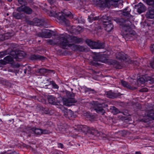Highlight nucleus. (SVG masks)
Listing matches in <instances>:
<instances>
[{
  "mask_svg": "<svg viewBox=\"0 0 154 154\" xmlns=\"http://www.w3.org/2000/svg\"><path fill=\"white\" fill-rule=\"evenodd\" d=\"M53 32H54L53 31L47 30L42 32L38 33V36L42 38H50L52 36Z\"/></svg>",
  "mask_w": 154,
  "mask_h": 154,
  "instance_id": "obj_9",
  "label": "nucleus"
},
{
  "mask_svg": "<svg viewBox=\"0 0 154 154\" xmlns=\"http://www.w3.org/2000/svg\"><path fill=\"white\" fill-rule=\"evenodd\" d=\"M92 72L93 73H96L97 72H96L94 70H92Z\"/></svg>",
  "mask_w": 154,
  "mask_h": 154,
  "instance_id": "obj_61",
  "label": "nucleus"
},
{
  "mask_svg": "<svg viewBox=\"0 0 154 154\" xmlns=\"http://www.w3.org/2000/svg\"><path fill=\"white\" fill-rule=\"evenodd\" d=\"M127 10V8H125L123 10L122 14L125 16L129 17L130 15V13L128 11H126Z\"/></svg>",
  "mask_w": 154,
  "mask_h": 154,
  "instance_id": "obj_35",
  "label": "nucleus"
},
{
  "mask_svg": "<svg viewBox=\"0 0 154 154\" xmlns=\"http://www.w3.org/2000/svg\"><path fill=\"white\" fill-rule=\"evenodd\" d=\"M88 91H92L93 92V93L96 92L94 90L91 89V88H88Z\"/></svg>",
  "mask_w": 154,
  "mask_h": 154,
  "instance_id": "obj_57",
  "label": "nucleus"
},
{
  "mask_svg": "<svg viewBox=\"0 0 154 154\" xmlns=\"http://www.w3.org/2000/svg\"><path fill=\"white\" fill-rule=\"evenodd\" d=\"M148 91V89L146 88H143L139 90V91L140 92H146Z\"/></svg>",
  "mask_w": 154,
  "mask_h": 154,
  "instance_id": "obj_47",
  "label": "nucleus"
},
{
  "mask_svg": "<svg viewBox=\"0 0 154 154\" xmlns=\"http://www.w3.org/2000/svg\"><path fill=\"white\" fill-rule=\"evenodd\" d=\"M65 94L67 98H63V103L65 105L70 106L72 105V103L76 102L75 99L73 98L75 96L74 94L68 91H65L63 92Z\"/></svg>",
  "mask_w": 154,
  "mask_h": 154,
  "instance_id": "obj_4",
  "label": "nucleus"
},
{
  "mask_svg": "<svg viewBox=\"0 0 154 154\" xmlns=\"http://www.w3.org/2000/svg\"><path fill=\"white\" fill-rule=\"evenodd\" d=\"M51 84L53 87L54 88L58 89L59 88V87L58 86V85L55 84V83L53 81H51L50 82Z\"/></svg>",
  "mask_w": 154,
  "mask_h": 154,
  "instance_id": "obj_45",
  "label": "nucleus"
},
{
  "mask_svg": "<svg viewBox=\"0 0 154 154\" xmlns=\"http://www.w3.org/2000/svg\"><path fill=\"white\" fill-rule=\"evenodd\" d=\"M92 2L96 5H98L100 7H103L104 1L101 0H92Z\"/></svg>",
  "mask_w": 154,
  "mask_h": 154,
  "instance_id": "obj_25",
  "label": "nucleus"
},
{
  "mask_svg": "<svg viewBox=\"0 0 154 154\" xmlns=\"http://www.w3.org/2000/svg\"><path fill=\"white\" fill-rule=\"evenodd\" d=\"M47 130H44V132L43 133H46Z\"/></svg>",
  "mask_w": 154,
  "mask_h": 154,
  "instance_id": "obj_62",
  "label": "nucleus"
},
{
  "mask_svg": "<svg viewBox=\"0 0 154 154\" xmlns=\"http://www.w3.org/2000/svg\"><path fill=\"white\" fill-rule=\"evenodd\" d=\"M146 78L145 76L140 78L137 80V81L140 83L144 84L146 82H147V80H146Z\"/></svg>",
  "mask_w": 154,
  "mask_h": 154,
  "instance_id": "obj_30",
  "label": "nucleus"
},
{
  "mask_svg": "<svg viewBox=\"0 0 154 154\" xmlns=\"http://www.w3.org/2000/svg\"><path fill=\"white\" fill-rule=\"evenodd\" d=\"M85 42L92 48L96 49L97 48H98V46L97 45V41L94 42L90 39H87L85 40Z\"/></svg>",
  "mask_w": 154,
  "mask_h": 154,
  "instance_id": "obj_17",
  "label": "nucleus"
},
{
  "mask_svg": "<svg viewBox=\"0 0 154 154\" xmlns=\"http://www.w3.org/2000/svg\"><path fill=\"white\" fill-rule=\"evenodd\" d=\"M38 72L42 73H45L48 72V69L42 68L38 69Z\"/></svg>",
  "mask_w": 154,
  "mask_h": 154,
  "instance_id": "obj_37",
  "label": "nucleus"
},
{
  "mask_svg": "<svg viewBox=\"0 0 154 154\" xmlns=\"http://www.w3.org/2000/svg\"><path fill=\"white\" fill-rule=\"evenodd\" d=\"M112 112L114 115H116L120 112L119 109L115 106H112Z\"/></svg>",
  "mask_w": 154,
  "mask_h": 154,
  "instance_id": "obj_34",
  "label": "nucleus"
},
{
  "mask_svg": "<svg viewBox=\"0 0 154 154\" xmlns=\"http://www.w3.org/2000/svg\"><path fill=\"white\" fill-rule=\"evenodd\" d=\"M48 2L51 5L54 3L56 2L55 0H48Z\"/></svg>",
  "mask_w": 154,
  "mask_h": 154,
  "instance_id": "obj_51",
  "label": "nucleus"
},
{
  "mask_svg": "<svg viewBox=\"0 0 154 154\" xmlns=\"http://www.w3.org/2000/svg\"><path fill=\"white\" fill-rule=\"evenodd\" d=\"M104 105V104L103 103L95 104L94 108L97 113L103 115L105 113V110L103 108Z\"/></svg>",
  "mask_w": 154,
  "mask_h": 154,
  "instance_id": "obj_10",
  "label": "nucleus"
},
{
  "mask_svg": "<svg viewBox=\"0 0 154 154\" xmlns=\"http://www.w3.org/2000/svg\"><path fill=\"white\" fill-rule=\"evenodd\" d=\"M48 100L49 103L51 104H55L56 103L55 98L52 96H48Z\"/></svg>",
  "mask_w": 154,
  "mask_h": 154,
  "instance_id": "obj_24",
  "label": "nucleus"
},
{
  "mask_svg": "<svg viewBox=\"0 0 154 154\" xmlns=\"http://www.w3.org/2000/svg\"><path fill=\"white\" fill-rule=\"evenodd\" d=\"M116 20L117 23H127V25L124 24V31L122 32V36L126 41L132 40V38L135 35V32L132 30L130 27L131 24V22L129 20H124L122 18H117Z\"/></svg>",
  "mask_w": 154,
  "mask_h": 154,
  "instance_id": "obj_1",
  "label": "nucleus"
},
{
  "mask_svg": "<svg viewBox=\"0 0 154 154\" xmlns=\"http://www.w3.org/2000/svg\"><path fill=\"white\" fill-rule=\"evenodd\" d=\"M8 71L9 72H13V70H11V69H8Z\"/></svg>",
  "mask_w": 154,
  "mask_h": 154,
  "instance_id": "obj_60",
  "label": "nucleus"
},
{
  "mask_svg": "<svg viewBox=\"0 0 154 154\" xmlns=\"http://www.w3.org/2000/svg\"><path fill=\"white\" fill-rule=\"evenodd\" d=\"M34 25L42 26H43V24L42 23V21L41 20L37 18L34 19Z\"/></svg>",
  "mask_w": 154,
  "mask_h": 154,
  "instance_id": "obj_28",
  "label": "nucleus"
},
{
  "mask_svg": "<svg viewBox=\"0 0 154 154\" xmlns=\"http://www.w3.org/2000/svg\"><path fill=\"white\" fill-rule=\"evenodd\" d=\"M16 10L19 12H23L28 14H32L33 12L32 9L31 8L26 5H21L20 7H18Z\"/></svg>",
  "mask_w": 154,
  "mask_h": 154,
  "instance_id": "obj_7",
  "label": "nucleus"
},
{
  "mask_svg": "<svg viewBox=\"0 0 154 154\" xmlns=\"http://www.w3.org/2000/svg\"><path fill=\"white\" fill-rule=\"evenodd\" d=\"M51 9L50 10H53L54 11H57V7L55 6H51L50 7Z\"/></svg>",
  "mask_w": 154,
  "mask_h": 154,
  "instance_id": "obj_49",
  "label": "nucleus"
},
{
  "mask_svg": "<svg viewBox=\"0 0 154 154\" xmlns=\"http://www.w3.org/2000/svg\"><path fill=\"white\" fill-rule=\"evenodd\" d=\"M63 14V15H63L64 14L67 17H72V15L71 12L69 11H67L66 10H65L64 11V12L62 13ZM65 17V16H64Z\"/></svg>",
  "mask_w": 154,
  "mask_h": 154,
  "instance_id": "obj_38",
  "label": "nucleus"
},
{
  "mask_svg": "<svg viewBox=\"0 0 154 154\" xmlns=\"http://www.w3.org/2000/svg\"><path fill=\"white\" fill-rule=\"evenodd\" d=\"M32 130L37 134H40L42 133V130L38 128H32Z\"/></svg>",
  "mask_w": 154,
  "mask_h": 154,
  "instance_id": "obj_32",
  "label": "nucleus"
},
{
  "mask_svg": "<svg viewBox=\"0 0 154 154\" xmlns=\"http://www.w3.org/2000/svg\"><path fill=\"white\" fill-rule=\"evenodd\" d=\"M120 1L119 0H111V5L115 7H118L119 5L118 3Z\"/></svg>",
  "mask_w": 154,
  "mask_h": 154,
  "instance_id": "obj_33",
  "label": "nucleus"
},
{
  "mask_svg": "<svg viewBox=\"0 0 154 154\" xmlns=\"http://www.w3.org/2000/svg\"><path fill=\"white\" fill-rule=\"evenodd\" d=\"M121 95L122 94L120 93H116L112 92L111 91H107L106 93V97L112 99H114L115 98H116Z\"/></svg>",
  "mask_w": 154,
  "mask_h": 154,
  "instance_id": "obj_13",
  "label": "nucleus"
},
{
  "mask_svg": "<svg viewBox=\"0 0 154 154\" xmlns=\"http://www.w3.org/2000/svg\"><path fill=\"white\" fill-rule=\"evenodd\" d=\"M146 80H147V82L149 81L152 83H154V78L152 77L147 76L146 78Z\"/></svg>",
  "mask_w": 154,
  "mask_h": 154,
  "instance_id": "obj_42",
  "label": "nucleus"
},
{
  "mask_svg": "<svg viewBox=\"0 0 154 154\" xmlns=\"http://www.w3.org/2000/svg\"><path fill=\"white\" fill-rule=\"evenodd\" d=\"M62 115L66 117L69 118L72 116L73 113L70 110H65L62 111Z\"/></svg>",
  "mask_w": 154,
  "mask_h": 154,
  "instance_id": "obj_20",
  "label": "nucleus"
},
{
  "mask_svg": "<svg viewBox=\"0 0 154 154\" xmlns=\"http://www.w3.org/2000/svg\"><path fill=\"white\" fill-rule=\"evenodd\" d=\"M150 66L151 67L154 69V62L150 63Z\"/></svg>",
  "mask_w": 154,
  "mask_h": 154,
  "instance_id": "obj_55",
  "label": "nucleus"
},
{
  "mask_svg": "<svg viewBox=\"0 0 154 154\" xmlns=\"http://www.w3.org/2000/svg\"><path fill=\"white\" fill-rule=\"evenodd\" d=\"M87 117L88 118H89L90 119H93L94 118V117L93 115H92L90 113L88 114V115L87 116Z\"/></svg>",
  "mask_w": 154,
  "mask_h": 154,
  "instance_id": "obj_50",
  "label": "nucleus"
},
{
  "mask_svg": "<svg viewBox=\"0 0 154 154\" xmlns=\"http://www.w3.org/2000/svg\"><path fill=\"white\" fill-rule=\"evenodd\" d=\"M26 69H24V73L26 74Z\"/></svg>",
  "mask_w": 154,
  "mask_h": 154,
  "instance_id": "obj_63",
  "label": "nucleus"
},
{
  "mask_svg": "<svg viewBox=\"0 0 154 154\" xmlns=\"http://www.w3.org/2000/svg\"><path fill=\"white\" fill-rule=\"evenodd\" d=\"M91 129L86 126H83L79 128V130L85 134H86L87 133L90 134Z\"/></svg>",
  "mask_w": 154,
  "mask_h": 154,
  "instance_id": "obj_23",
  "label": "nucleus"
},
{
  "mask_svg": "<svg viewBox=\"0 0 154 154\" xmlns=\"http://www.w3.org/2000/svg\"><path fill=\"white\" fill-rule=\"evenodd\" d=\"M73 31H73L74 32L76 33H80L79 30L78 31V29H76L73 30Z\"/></svg>",
  "mask_w": 154,
  "mask_h": 154,
  "instance_id": "obj_58",
  "label": "nucleus"
},
{
  "mask_svg": "<svg viewBox=\"0 0 154 154\" xmlns=\"http://www.w3.org/2000/svg\"><path fill=\"white\" fill-rule=\"evenodd\" d=\"M58 146L59 147H60L61 148H63V144L61 143H59L58 144Z\"/></svg>",
  "mask_w": 154,
  "mask_h": 154,
  "instance_id": "obj_54",
  "label": "nucleus"
},
{
  "mask_svg": "<svg viewBox=\"0 0 154 154\" xmlns=\"http://www.w3.org/2000/svg\"><path fill=\"white\" fill-rule=\"evenodd\" d=\"M57 11L53 10H49L48 11V14L50 16L54 17L57 18L58 19L61 21L67 26L69 25V22L63 15L62 13L57 12Z\"/></svg>",
  "mask_w": 154,
  "mask_h": 154,
  "instance_id": "obj_3",
  "label": "nucleus"
},
{
  "mask_svg": "<svg viewBox=\"0 0 154 154\" xmlns=\"http://www.w3.org/2000/svg\"><path fill=\"white\" fill-rule=\"evenodd\" d=\"M59 129L60 130V131H62V129H64V128L62 126H60L59 128Z\"/></svg>",
  "mask_w": 154,
  "mask_h": 154,
  "instance_id": "obj_56",
  "label": "nucleus"
},
{
  "mask_svg": "<svg viewBox=\"0 0 154 154\" xmlns=\"http://www.w3.org/2000/svg\"><path fill=\"white\" fill-rule=\"evenodd\" d=\"M113 65L114 68L116 69H121L124 66V65L116 60H112L111 63Z\"/></svg>",
  "mask_w": 154,
  "mask_h": 154,
  "instance_id": "obj_18",
  "label": "nucleus"
},
{
  "mask_svg": "<svg viewBox=\"0 0 154 154\" xmlns=\"http://www.w3.org/2000/svg\"><path fill=\"white\" fill-rule=\"evenodd\" d=\"M55 71L54 70L48 69V72L49 73L53 72L54 74L55 73Z\"/></svg>",
  "mask_w": 154,
  "mask_h": 154,
  "instance_id": "obj_53",
  "label": "nucleus"
},
{
  "mask_svg": "<svg viewBox=\"0 0 154 154\" xmlns=\"http://www.w3.org/2000/svg\"><path fill=\"white\" fill-rule=\"evenodd\" d=\"M147 116L153 119H154V112L151 111L149 112L147 114Z\"/></svg>",
  "mask_w": 154,
  "mask_h": 154,
  "instance_id": "obj_40",
  "label": "nucleus"
},
{
  "mask_svg": "<svg viewBox=\"0 0 154 154\" xmlns=\"http://www.w3.org/2000/svg\"><path fill=\"white\" fill-rule=\"evenodd\" d=\"M90 134L97 136H99L100 135L101 137H102L103 138H106L109 140H110L111 137L109 136L103 134L102 133L99 132L97 130L91 129Z\"/></svg>",
  "mask_w": 154,
  "mask_h": 154,
  "instance_id": "obj_8",
  "label": "nucleus"
},
{
  "mask_svg": "<svg viewBox=\"0 0 154 154\" xmlns=\"http://www.w3.org/2000/svg\"><path fill=\"white\" fill-rule=\"evenodd\" d=\"M105 2H104L103 7H107L108 8H109L111 5V0H105Z\"/></svg>",
  "mask_w": 154,
  "mask_h": 154,
  "instance_id": "obj_29",
  "label": "nucleus"
},
{
  "mask_svg": "<svg viewBox=\"0 0 154 154\" xmlns=\"http://www.w3.org/2000/svg\"><path fill=\"white\" fill-rule=\"evenodd\" d=\"M100 18L103 23H106L109 22V21H110L111 20L110 18L106 15L103 16Z\"/></svg>",
  "mask_w": 154,
  "mask_h": 154,
  "instance_id": "obj_26",
  "label": "nucleus"
},
{
  "mask_svg": "<svg viewBox=\"0 0 154 154\" xmlns=\"http://www.w3.org/2000/svg\"><path fill=\"white\" fill-rule=\"evenodd\" d=\"M88 18L89 19L92 20H97L99 19V17H91V16H88Z\"/></svg>",
  "mask_w": 154,
  "mask_h": 154,
  "instance_id": "obj_46",
  "label": "nucleus"
},
{
  "mask_svg": "<svg viewBox=\"0 0 154 154\" xmlns=\"http://www.w3.org/2000/svg\"><path fill=\"white\" fill-rule=\"evenodd\" d=\"M105 30L108 32H110L113 29V24L110 22L104 24Z\"/></svg>",
  "mask_w": 154,
  "mask_h": 154,
  "instance_id": "obj_21",
  "label": "nucleus"
},
{
  "mask_svg": "<svg viewBox=\"0 0 154 154\" xmlns=\"http://www.w3.org/2000/svg\"><path fill=\"white\" fill-rule=\"evenodd\" d=\"M13 14V16L17 19H20L23 17V14L21 13L14 12Z\"/></svg>",
  "mask_w": 154,
  "mask_h": 154,
  "instance_id": "obj_27",
  "label": "nucleus"
},
{
  "mask_svg": "<svg viewBox=\"0 0 154 154\" xmlns=\"http://www.w3.org/2000/svg\"><path fill=\"white\" fill-rule=\"evenodd\" d=\"M22 146L24 147H26L27 148H28V146L26 145L25 144H23Z\"/></svg>",
  "mask_w": 154,
  "mask_h": 154,
  "instance_id": "obj_59",
  "label": "nucleus"
},
{
  "mask_svg": "<svg viewBox=\"0 0 154 154\" xmlns=\"http://www.w3.org/2000/svg\"><path fill=\"white\" fill-rule=\"evenodd\" d=\"M146 2L147 4L154 7V0H146Z\"/></svg>",
  "mask_w": 154,
  "mask_h": 154,
  "instance_id": "obj_39",
  "label": "nucleus"
},
{
  "mask_svg": "<svg viewBox=\"0 0 154 154\" xmlns=\"http://www.w3.org/2000/svg\"><path fill=\"white\" fill-rule=\"evenodd\" d=\"M47 43L50 45H54L56 44V43L51 39H48L47 40Z\"/></svg>",
  "mask_w": 154,
  "mask_h": 154,
  "instance_id": "obj_44",
  "label": "nucleus"
},
{
  "mask_svg": "<svg viewBox=\"0 0 154 154\" xmlns=\"http://www.w3.org/2000/svg\"><path fill=\"white\" fill-rule=\"evenodd\" d=\"M11 55L13 57V58L15 59L17 61H20L25 56V53L21 51H19L17 52L15 51H12L11 52Z\"/></svg>",
  "mask_w": 154,
  "mask_h": 154,
  "instance_id": "obj_6",
  "label": "nucleus"
},
{
  "mask_svg": "<svg viewBox=\"0 0 154 154\" xmlns=\"http://www.w3.org/2000/svg\"><path fill=\"white\" fill-rule=\"evenodd\" d=\"M5 55V53L3 52H0V58L3 57Z\"/></svg>",
  "mask_w": 154,
  "mask_h": 154,
  "instance_id": "obj_52",
  "label": "nucleus"
},
{
  "mask_svg": "<svg viewBox=\"0 0 154 154\" xmlns=\"http://www.w3.org/2000/svg\"><path fill=\"white\" fill-rule=\"evenodd\" d=\"M128 61L129 63L131 64L133 63L134 65H138L139 64V63L137 61H132V60H129Z\"/></svg>",
  "mask_w": 154,
  "mask_h": 154,
  "instance_id": "obj_43",
  "label": "nucleus"
},
{
  "mask_svg": "<svg viewBox=\"0 0 154 154\" xmlns=\"http://www.w3.org/2000/svg\"><path fill=\"white\" fill-rule=\"evenodd\" d=\"M135 8L137 10V12L139 14L145 11L146 7L142 3H140L135 5Z\"/></svg>",
  "mask_w": 154,
  "mask_h": 154,
  "instance_id": "obj_12",
  "label": "nucleus"
},
{
  "mask_svg": "<svg viewBox=\"0 0 154 154\" xmlns=\"http://www.w3.org/2000/svg\"><path fill=\"white\" fill-rule=\"evenodd\" d=\"M86 50L85 46L78 45L77 50L83 52L85 51Z\"/></svg>",
  "mask_w": 154,
  "mask_h": 154,
  "instance_id": "obj_36",
  "label": "nucleus"
},
{
  "mask_svg": "<svg viewBox=\"0 0 154 154\" xmlns=\"http://www.w3.org/2000/svg\"><path fill=\"white\" fill-rule=\"evenodd\" d=\"M6 152H2V153H1L0 154H5Z\"/></svg>",
  "mask_w": 154,
  "mask_h": 154,
  "instance_id": "obj_64",
  "label": "nucleus"
},
{
  "mask_svg": "<svg viewBox=\"0 0 154 154\" xmlns=\"http://www.w3.org/2000/svg\"><path fill=\"white\" fill-rule=\"evenodd\" d=\"M64 38L66 39V42H68L69 43L71 44H76L79 43L82 41V39L81 38H78L77 37L74 36H70L69 38L67 39L65 36L61 35H57L56 36V38L57 40L56 42L57 44H59V46H61V43L62 42H63L64 40L62 39L61 38Z\"/></svg>",
  "mask_w": 154,
  "mask_h": 154,
  "instance_id": "obj_2",
  "label": "nucleus"
},
{
  "mask_svg": "<svg viewBox=\"0 0 154 154\" xmlns=\"http://www.w3.org/2000/svg\"><path fill=\"white\" fill-rule=\"evenodd\" d=\"M150 47L151 51L153 54H154V44L151 45Z\"/></svg>",
  "mask_w": 154,
  "mask_h": 154,
  "instance_id": "obj_48",
  "label": "nucleus"
},
{
  "mask_svg": "<svg viewBox=\"0 0 154 154\" xmlns=\"http://www.w3.org/2000/svg\"><path fill=\"white\" fill-rule=\"evenodd\" d=\"M145 16L147 19L154 18V7H150L148 8Z\"/></svg>",
  "mask_w": 154,
  "mask_h": 154,
  "instance_id": "obj_11",
  "label": "nucleus"
},
{
  "mask_svg": "<svg viewBox=\"0 0 154 154\" xmlns=\"http://www.w3.org/2000/svg\"><path fill=\"white\" fill-rule=\"evenodd\" d=\"M121 83L123 86L130 90H134L136 89V88L135 87H131L128 84V82L123 80L121 81Z\"/></svg>",
  "mask_w": 154,
  "mask_h": 154,
  "instance_id": "obj_22",
  "label": "nucleus"
},
{
  "mask_svg": "<svg viewBox=\"0 0 154 154\" xmlns=\"http://www.w3.org/2000/svg\"><path fill=\"white\" fill-rule=\"evenodd\" d=\"M30 59L31 60H38L42 61L46 59V58L38 54H33L30 56Z\"/></svg>",
  "mask_w": 154,
  "mask_h": 154,
  "instance_id": "obj_19",
  "label": "nucleus"
},
{
  "mask_svg": "<svg viewBox=\"0 0 154 154\" xmlns=\"http://www.w3.org/2000/svg\"><path fill=\"white\" fill-rule=\"evenodd\" d=\"M116 58L120 60H126L128 58V56L122 52H117L116 54Z\"/></svg>",
  "mask_w": 154,
  "mask_h": 154,
  "instance_id": "obj_15",
  "label": "nucleus"
},
{
  "mask_svg": "<svg viewBox=\"0 0 154 154\" xmlns=\"http://www.w3.org/2000/svg\"><path fill=\"white\" fill-rule=\"evenodd\" d=\"M93 59L94 61H101L104 63L107 61V60L106 59L104 55L99 54L94 56Z\"/></svg>",
  "mask_w": 154,
  "mask_h": 154,
  "instance_id": "obj_14",
  "label": "nucleus"
},
{
  "mask_svg": "<svg viewBox=\"0 0 154 154\" xmlns=\"http://www.w3.org/2000/svg\"><path fill=\"white\" fill-rule=\"evenodd\" d=\"M25 21L26 23H27L28 24L30 25H34L35 24L34 19L32 21H31L27 19H26Z\"/></svg>",
  "mask_w": 154,
  "mask_h": 154,
  "instance_id": "obj_41",
  "label": "nucleus"
},
{
  "mask_svg": "<svg viewBox=\"0 0 154 154\" xmlns=\"http://www.w3.org/2000/svg\"><path fill=\"white\" fill-rule=\"evenodd\" d=\"M12 57L10 56H8L4 58L3 60H0V63L5 65L8 63H11L13 61V57Z\"/></svg>",
  "mask_w": 154,
  "mask_h": 154,
  "instance_id": "obj_16",
  "label": "nucleus"
},
{
  "mask_svg": "<svg viewBox=\"0 0 154 154\" xmlns=\"http://www.w3.org/2000/svg\"><path fill=\"white\" fill-rule=\"evenodd\" d=\"M97 46L98 48H97L96 49L103 48L105 47V45L103 43L99 41H97Z\"/></svg>",
  "mask_w": 154,
  "mask_h": 154,
  "instance_id": "obj_31",
  "label": "nucleus"
},
{
  "mask_svg": "<svg viewBox=\"0 0 154 154\" xmlns=\"http://www.w3.org/2000/svg\"><path fill=\"white\" fill-rule=\"evenodd\" d=\"M62 39L64 40L63 42L61 43V46H60L61 48L65 49L67 46L70 48L73 51L77 50L78 45L74 44L69 43L66 42L64 38H61Z\"/></svg>",
  "mask_w": 154,
  "mask_h": 154,
  "instance_id": "obj_5",
  "label": "nucleus"
}]
</instances>
